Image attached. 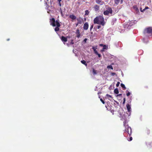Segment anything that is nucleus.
<instances>
[{
	"mask_svg": "<svg viewBox=\"0 0 152 152\" xmlns=\"http://www.w3.org/2000/svg\"><path fill=\"white\" fill-rule=\"evenodd\" d=\"M50 25L53 27L56 26L55 28V31L57 32L59 30V27L61 26V25L59 23V20H57L56 21L54 18H52L50 20Z\"/></svg>",
	"mask_w": 152,
	"mask_h": 152,
	"instance_id": "nucleus-1",
	"label": "nucleus"
},
{
	"mask_svg": "<svg viewBox=\"0 0 152 152\" xmlns=\"http://www.w3.org/2000/svg\"><path fill=\"white\" fill-rule=\"evenodd\" d=\"M94 24L101 25L104 26L105 24L104 18L103 15H99L94 18Z\"/></svg>",
	"mask_w": 152,
	"mask_h": 152,
	"instance_id": "nucleus-2",
	"label": "nucleus"
},
{
	"mask_svg": "<svg viewBox=\"0 0 152 152\" xmlns=\"http://www.w3.org/2000/svg\"><path fill=\"white\" fill-rule=\"evenodd\" d=\"M124 125L125 128V132L128 134L129 136L131 135L132 133L131 128L128 126V125L126 124L127 123L126 120H125L124 122Z\"/></svg>",
	"mask_w": 152,
	"mask_h": 152,
	"instance_id": "nucleus-3",
	"label": "nucleus"
},
{
	"mask_svg": "<svg viewBox=\"0 0 152 152\" xmlns=\"http://www.w3.org/2000/svg\"><path fill=\"white\" fill-rule=\"evenodd\" d=\"M107 10L103 12L104 14L105 15H108L110 13L112 14L113 11L112 8L110 7H108L107 8Z\"/></svg>",
	"mask_w": 152,
	"mask_h": 152,
	"instance_id": "nucleus-4",
	"label": "nucleus"
},
{
	"mask_svg": "<svg viewBox=\"0 0 152 152\" xmlns=\"http://www.w3.org/2000/svg\"><path fill=\"white\" fill-rule=\"evenodd\" d=\"M144 34H152V27H149L145 28L144 31Z\"/></svg>",
	"mask_w": 152,
	"mask_h": 152,
	"instance_id": "nucleus-5",
	"label": "nucleus"
},
{
	"mask_svg": "<svg viewBox=\"0 0 152 152\" xmlns=\"http://www.w3.org/2000/svg\"><path fill=\"white\" fill-rule=\"evenodd\" d=\"M95 1L97 4H99L101 5H102L104 4V2L102 1V0H95Z\"/></svg>",
	"mask_w": 152,
	"mask_h": 152,
	"instance_id": "nucleus-6",
	"label": "nucleus"
},
{
	"mask_svg": "<svg viewBox=\"0 0 152 152\" xmlns=\"http://www.w3.org/2000/svg\"><path fill=\"white\" fill-rule=\"evenodd\" d=\"M88 23H85L83 26V28L84 30H87L88 29Z\"/></svg>",
	"mask_w": 152,
	"mask_h": 152,
	"instance_id": "nucleus-7",
	"label": "nucleus"
},
{
	"mask_svg": "<svg viewBox=\"0 0 152 152\" xmlns=\"http://www.w3.org/2000/svg\"><path fill=\"white\" fill-rule=\"evenodd\" d=\"M77 20L78 21V24H81L83 22V20L80 17L77 18Z\"/></svg>",
	"mask_w": 152,
	"mask_h": 152,
	"instance_id": "nucleus-8",
	"label": "nucleus"
},
{
	"mask_svg": "<svg viewBox=\"0 0 152 152\" xmlns=\"http://www.w3.org/2000/svg\"><path fill=\"white\" fill-rule=\"evenodd\" d=\"M94 8L96 11H97L99 10V7L98 5L96 4L94 5Z\"/></svg>",
	"mask_w": 152,
	"mask_h": 152,
	"instance_id": "nucleus-9",
	"label": "nucleus"
},
{
	"mask_svg": "<svg viewBox=\"0 0 152 152\" xmlns=\"http://www.w3.org/2000/svg\"><path fill=\"white\" fill-rule=\"evenodd\" d=\"M120 1L121 4L123 3V0H114L115 4H116V5H118L119 4Z\"/></svg>",
	"mask_w": 152,
	"mask_h": 152,
	"instance_id": "nucleus-10",
	"label": "nucleus"
},
{
	"mask_svg": "<svg viewBox=\"0 0 152 152\" xmlns=\"http://www.w3.org/2000/svg\"><path fill=\"white\" fill-rule=\"evenodd\" d=\"M69 17L73 20L76 19V17L73 14L70 15L69 16Z\"/></svg>",
	"mask_w": 152,
	"mask_h": 152,
	"instance_id": "nucleus-11",
	"label": "nucleus"
},
{
	"mask_svg": "<svg viewBox=\"0 0 152 152\" xmlns=\"http://www.w3.org/2000/svg\"><path fill=\"white\" fill-rule=\"evenodd\" d=\"M61 39L62 42H66L67 41V38L63 36L61 37Z\"/></svg>",
	"mask_w": 152,
	"mask_h": 152,
	"instance_id": "nucleus-12",
	"label": "nucleus"
},
{
	"mask_svg": "<svg viewBox=\"0 0 152 152\" xmlns=\"http://www.w3.org/2000/svg\"><path fill=\"white\" fill-rule=\"evenodd\" d=\"M126 107L128 110V111L130 112L131 111V107L130 105L129 104H127L126 105Z\"/></svg>",
	"mask_w": 152,
	"mask_h": 152,
	"instance_id": "nucleus-13",
	"label": "nucleus"
},
{
	"mask_svg": "<svg viewBox=\"0 0 152 152\" xmlns=\"http://www.w3.org/2000/svg\"><path fill=\"white\" fill-rule=\"evenodd\" d=\"M76 34H77V37L78 38H79L80 36V34L79 30L77 29V30Z\"/></svg>",
	"mask_w": 152,
	"mask_h": 152,
	"instance_id": "nucleus-14",
	"label": "nucleus"
},
{
	"mask_svg": "<svg viewBox=\"0 0 152 152\" xmlns=\"http://www.w3.org/2000/svg\"><path fill=\"white\" fill-rule=\"evenodd\" d=\"M121 87L123 88V89L124 90H125L126 89V87H125V86L124 84L121 83Z\"/></svg>",
	"mask_w": 152,
	"mask_h": 152,
	"instance_id": "nucleus-15",
	"label": "nucleus"
},
{
	"mask_svg": "<svg viewBox=\"0 0 152 152\" xmlns=\"http://www.w3.org/2000/svg\"><path fill=\"white\" fill-rule=\"evenodd\" d=\"M145 132L148 134H149L150 133V130L148 129H145Z\"/></svg>",
	"mask_w": 152,
	"mask_h": 152,
	"instance_id": "nucleus-16",
	"label": "nucleus"
},
{
	"mask_svg": "<svg viewBox=\"0 0 152 152\" xmlns=\"http://www.w3.org/2000/svg\"><path fill=\"white\" fill-rule=\"evenodd\" d=\"M114 92L116 94H118L119 93V91L118 88H116L114 90Z\"/></svg>",
	"mask_w": 152,
	"mask_h": 152,
	"instance_id": "nucleus-17",
	"label": "nucleus"
},
{
	"mask_svg": "<svg viewBox=\"0 0 152 152\" xmlns=\"http://www.w3.org/2000/svg\"><path fill=\"white\" fill-rule=\"evenodd\" d=\"M92 71L93 74L96 75L97 74L96 71L94 69H93Z\"/></svg>",
	"mask_w": 152,
	"mask_h": 152,
	"instance_id": "nucleus-18",
	"label": "nucleus"
},
{
	"mask_svg": "<svg viewBox=\"0 0 152 152\" xmlns=\"http://www.w3.org/2000/svg\"><path fill=\"white\" fill-rule=\"evenodd\" d=\"M107 67L108 69H113V68L112 65H108L107 66Z\"/></svg>",
	"mask_w": 152,
	"mask_h": 152,
	"instance_id": "nucleus-19",
	"label": "nucleus"
},
{
	"mask_svg": "<svg viewBox=\"0 0 152 152\" xmlns=\"http://www.w3.org/2000/svg\"><path fill=\"white\" fill-rule=\"evenodd\" d=\"M106 96L107 97V98L109 99V98H112V96L108 94H107L106 95Z\"/></svg>",
	"mask_w": 152,
	"mask_h": 152,
	"instance_id": "nucleus-20",
	"label": "nucleus"
},
{
	"mask_svg": "<svg viewBox=\"0 0 152 152\" xmlns=\"http://www.w3.org/2000/svg\"><path fill=\"white\" fill-rule=\"evenodd\" d=\"M89 14V12H88V11L87 10H86V11H85V15H88Z\"/></svg>",
	"mask_w": 152,
	"mask_h": 152,
	"instance_id": "nucleus-21",
	"label": "nucleus"
},
{
	"mask_svg": "<svg viewBox=\"0 0 152 152\" xmlns=\"http://www.w3.org/2000/svg\"><path fill=\"white\" fill-rule=\"evenodd\" d=\"M148 9V7H145V9H144L143 10V11H142V10H140V11H141V12H143L145 10H146V9Z\"/></svg>",
	"mask_w": 152,
	"mask_h": 152,
	"instance_id": "nucleus-22",
	"label": "nucleus"
},
{
	"mask_svg": "<svg viewBox=\"0 0 152 152\" xmlns=\"http://www.w3.org/2000/svg\"><path fill=\"white\" fill-rule=\"evenodd\" d=\"M81 62L82 64H84L86 63V62L84 60H83L81 61Z\"/></svg>",
	"mask_w": 152,
	"mask_h": 152,
	"instance_id": "nucleus-23",
	"label": "nucleus"
},
{
	"mask_svg": "<svg viewBox=\"0 0 152 152\" xmlns=\"http://www.w3.org/2000/svg\"><path fill=\"white\" fill-rule=\"evenodd\" d=\"M123 102L122 104H124L126 101V99L125 98H124L123 99Z\"/></svg>",
	"mask_w": 152,
	"mask_h": 152,
	"instance_id": "nucleus-24",
	"label": "nucleus"
},
{
	"mask_svg": "<svg viewBox=\"0 0 152 152\" xmlns=\"http://www.w3.org/2000/svg\"><path fill=\"white\" fill-rule=\"evenodd\" d=\"M100 100L103 104H104L105 102L102 99V98H101L100 99Z\"/></svg>",
	"mask_w": 152,
	"mask_h": 152,
	"instance_id": "nucleus-25",
	"label": "nucleus"
},
{
	"mask_svg": "<svg viewBox=\"0 0 152 152\" xmlns=\"http://www.w3.org/2000/svg\"><path fill=\"white\" fill-rule=\"evenodd\" d=\"M111 75L112 76H114V75H116V73L114 72H111Z\"/></svg>",
	"mask_w": 152,
	"mask_h": 152,
	"instance_id": "nucleus-26",
	"label": "nucleus"
},
{
	"mask_svg": "<svg viewBox=\"0 0 152 152\" xmlns=\"http://www.w3.org/2000/svg\"><path fill=\"white\" fill-rule=\"evenodd\" d=\"M120 84V83L119 82H118L116 84V86L117 87H118L119 86Z\"/></svg>",
	"mask_w": 152,
	"mask_h": 152,
	"instance_id": "nucleus-27",
	"label": "nucleus"
},
{
	"mask_svg": "<svg viewBox=\"0 0 152 152\" xmlns=\"http://www.w3.org/2000/svg\"><path fill=\"white\" fill-rule=\"evenodd\" d=\"M103 49H106V46L105 45H104L103 46Z\"/></svg>",
	"mask_w": 152,
	"mask_h": 152,
	"instance_id": "nucleus-28",
	"label": "nucleus"
},
{
	"mask_svg": "<svg viewBox=\"0 0 152 152\" xmlns=\"http://www.w3.org/2000/svg\"><path fill=\"white\" fill-rule=\"evenodd\" d=\"M130 95V92H128L127 94H126V95L127 96H129Z\"/></svg>",
	"mask_w": 152,
	"mask_h": 152,
	"instance_id": "nucleus-29",
	"label": "nucleus"
},
{
	"mask_svg": "<svg viewBox=\"0 0 152 152\" xmlns=\"http://www.w3.org/2000/svg\"><path fill=\"white\" fill-rule=\"evenodd\" d=\"M132 140V137H130L129 138V140H128L129 141H131Z\"/></svg>",
	"mask_w": 152,
	"mask_h": 152,
	"instance_id": "nucleus-30",
	"label": "nucleus"
},
{
	"mask_svg": "<svg viewBox=\"0 0 152 152\" xmlns=\"http://www.w3.org/2000/svg\"><path fill=\"white\" fill-rule=\"evenodd\" d=\"M96 55H97L98 56V57L99 58H100L101 56V55L100 54L98 53Z\"/></svg>",
	"mask_w": 152,
	"mask_h": 152,
	"instance_id": "nucleus-31",
	"label": "nucleus"
},
{
	"mask_svg": "<svg viewBox=\"0 0 152 152\" xmlns=\"http://www.w3.org/2000/svg\"><path fill=\"white\" fill-rule=\"evenodd\" d=\"M45 4H47V3L48 1V0H45Z\"/></svg>",
	"mask_w": 152,
	"mask_h": 152,
	"instance_id": "nucleus-32",
	"label": "nucleus"
},
{
	"mask_svg": "<svg viewBox=\"0 0 152 152\" xmlns=\"http://www.w3.org/2000/svg\"><path fill=\"white\" fill-rule=\"evenodd\" d=\"M70 44L72 45L73 44H74V42H73V40H71V42H70Z\"/></svg>",
	"mask_w": 152,
	"mask_h": 152,
	"instance_id": "nucleus-33",
	"label": "nucleus"
},
{
	"mask_svg": "<svg viewBox=\"0 0 152 152\" xmlns=\"http://www.w3.org/2000/svg\"><path fill=\"white\" fill-rule=\"evenodd\" d=\"M94 53L96 54H97L98 53L97 51L96 50H94Z\"/></svg>",
	"mask_w": 152,
	"mask_h": 152,
	"instance_id": "nucleus-34",
	"label": "nucleus"
},
{
	"mask_svg": "<svg viewBox=\"0 0 152 152\" xmlns=\"http://www.w3.org/2000/svg\"><path fill=\"white\" fill-rule=\"evenodd\" d=\"M93 27V25H92L91 26V27H90V30H91L92 29Z\"/></svg>",
	"mask_w": 152,
	"mask_h": 152,
	"instance_id": "nucleus-35",
	"label": "nucleus"
},
{
	"mask_svg": "<svg viewBox=\"0 0 152 152\" xmlns=\"http://www.w3.org/2000/svg\"><path fill=\"white\" fill-rule=\"evenodd\" d=\"M97 49V48H96L94 47H92V49L94 50H94H96V49Z\"/></svg>",
	"mask_w": 152,
	"mask_h": 152,
	"instance_id": "nucleus-36",
	"label": "nucleus"
},
{
	"mask_svg": "<svg viewBox=\"0 0 152 152\" xmlns=\"http://www.w3.org/2000/svg\"><path fill=\"white\" fill-rule=\"evenodd\" d=\"M101 26H99V25H98L97 26V29H99L101 27Z\"/></svg>",
	"mask_w": 152,
	"mask_h": 152,
	"instance_id": "nucleus-37",
	"label": "nucleus"
},
{
	"mask_svg": "<svg viewBox=\"0 0 152 152\" xmlns=\"http://www.w3.org/2000/svg\"><path fill=\"white\" fill-rule=\"evenodd\" d=\"M101 93V92H99L98 93V94L99 96V98H100V95H99V94Z\"/></svg>",
	"mask_w": 152,
	"mask_h": 152,
	"instance_id": "nucleus-38",
	"label": "nucleus"
},
{
	"mask_svg": "<svg viewBox=\"0 0 152 152\" xmlns=\"http://www.w3.org/2000/svg\"><path fill=\"white\" fill-rule=\"evenodd\" d=\"M87 40V39H86V38H85L84 39V41L85 42H86V41Z\"/></svg>",
	"mask_w": 152,
	"mask_h": 152,
	"instance_id": "nucleus-39",
	"label": "nucleus"
},
{
	"mask_svg": "<svg viewBox=\"0 0 152 152\" xmlns=\"http://www.w3.org/2000/svg\"><path fill=\"white\" fill-rule=\"evenodd\" d=\"M84 65H85L86 66H87V64L86 62L84 64Z\"/></svg>",
	"mask_w": 152,
	"mask_h": 152,
	"instance_id": "nucleus-40",
	"label": "nucleus"
},
{
	"mask_svg": "<svg viewBox=\"0 0 152 152\" xmlns=\"http://www.w3.org/2000/svg\"><path fill=\"white\" fill-rule=\"evenodd\" d=\"M59 5L60 6H61V2H59Z\"/></svg>",
	"mask_w": 152,
	"mask_h": 152,
	"instance_id": "nucleus-41",
	"label": "nucleus"
},
{
	"mask_svg": "<svg viewBox=\"0 0 152 152\" xmlns=\"http://www.w3.org/2000/svg\"><path fill=\"white\" fill-rule=\"evenodd\" d=\"M122 95V94H118V95H117V96H121Z\"/></svg>",
	"mask_w": 152,
	"mask_h": 152,
	"instance_id": "nucleus-42",
	"label": "nucleus"
},
{
	"mask_svg": "<svg viewBox=\"0 0 152 152\" xmlns=\"http://www.w3.org/2000/svg\"><path fill=\"white\" fill-rule=\"evenodd\" d=\"M61 15H62V10H61Z\"/></svg>",
	"mask_w": 152,
	"mask_h": 152,
	"instance_id": "nucleus-43",
	"label": "nucleus"
},
{
	"mask_svg": "<svg viewBox=\"0 0 152 152\" xmlns=\"http://www.w3.org/2000/svg\"><path fill=\"white\" fill-rule=\"evenodd\" d=\"M104 45H103V44H101V45H100L101 46H103Z\"/></svg>",
	"mask_w": 152,
	"mask_h": 152,
	"instance_id": "nucleus-44",
	"label": "nucleus"
},
{
	"mask_svg": "<svg viewBox=\"0 0 152 152\" xmlns=\"http://www.w3.org/2000/svg\"><path fill=\"white\" fill-rule=\"evenodd\" d=\"M79 24H78V23L76 24V26H77Z\"/></svg>",
	"mask_w": 152,
	"mask_h": 152,
	"instance_id": "nucleus-45",
	"label": "nucleus"
},
{
	"mask_svg": "<svg viewBox=\"0 0 152 152\" xmlns=\"http://www.w3.org/2000/svg\"><path fill=\"white\" fill-rule=\"evenodd\" d=\"M58 2H61V0H58Z\"/></svg>",
	"mask_w": 152,
	"mask_h": 152,
	"instance_id": "nucleus-46",
	"label": "nucleus"
},
{
	"mask_svg": "<svg viewBox=\"0 0 152 152\" xmlns=\"http://www.w3.org/2000/svg\"><path fill=\"white\" fill-rule=\"evenodd\" d=\"M10 39H7V41H9L10 40Z\"/></svg>",
	"mask_w": 152,
	"mask_h": 152,
	"instance_id": "nucleus-47",
	"label": "nucleus"
},
{
	"mask_svg": "<svg viewBox=\"0 0 152 152\" xmlns=\"http://www.w3.org/2000/svg\"><path fill=\"white\" fill-rule=\"evenodd\" d=\"M145 88H148V87L147 86H146Z\"/></svg>",
	"mask_w": 152,
	"mask_h": 152,
	"instance_id": "nucleus-48",
	"label": "nucleus"
}]
</instances>
